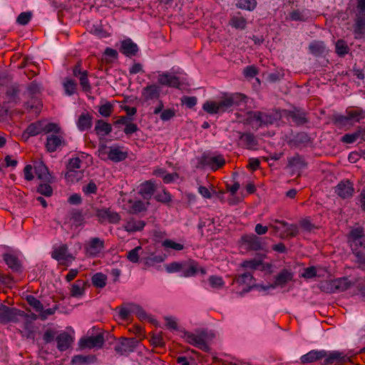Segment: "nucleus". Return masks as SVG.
<instances>
[{
	"mask_svg": "<svg viewBox=\"0 0 365 365\" xmlns=\"http://www.w3.org/2000/svg\"><path fill=\"white\" fill-rule=\"evenodd\" d=\"M246 96L241 93H234L226 96L219 101H208L203 106L202 109L209 114H218L232 109V107L240 106L245 102Z\"/></svg>",
	"mask_w": 365,
	"mask_h": 365,
	"instance_id": "nucleus-1",
	"label": "nucleus"
},
{
	"mask_svg": "<svg viewBox=\"0 0 365 365\" xmlns=\"http://www.w3.org/2000/svg\"><path fill=\"white\" fill-rule=\"evenodd\" d=\"M182 337L187 343L207 351L209 350L207 341L214 337V334L206 329H197L194 332L183 331Z\"/></svg>",
	"mask_w": 365,
	"mask_h": 365,
	"instance_id": "nucleus-2",
	"label": "nucleus"
},
{
	"mask_svg": "<svg viewBox=\"0 0 365 365\" xmlns=\"http://www.w3.org/2000/svg\"><path fill=\"white\" fill-rule=\"evenodd\" d=\"M281 117L282 114L277 110H273L270 113L253 111L249 114L250 122L256 123L257 127L274 124L279 120Z\"/></svg>",
	"mask_w": 365,
	"mask_h": 365,
	"instance_id": "nucleus-3",
	"label": "nucleus"
},
{
	"mask_svg": "<svg viewBox=\"0 0 365 365\" xmlns=\"http://www.w3.org/2000/svg\"><path fill=\"white\" fill-rule=\"evenodd\" d=\"M114 337L108 331L98 326H93V351L104 349L113 343Z\"/></svg>",
	"mask_w": 365,
	"mask_h": 365,
	"instance_id": "nucleus-4",
	"label": "nucleus"
},
{
	"mask_svg": "<svg viewBox=\"0 0 365 365\" xmlns=\"http://www.w3.org/2000/svg\"><path fill=\"white\" fill-rule=\"evenodd\" d=\"M321 288L328 293L341 292L348 289L351 286V281L346 278H339L333 280H328L321 283Z\"/></svg>",
	"mask_w": 365,
	"mask_h": 365,
	"instance_id": "nucleus-5",
	"label": "nucleus"
},
{
	"mask_svg": "<svg viewBox=\"0 0 365 365\" xmlns=\"http://www.w3.org/2000/svg\"><path fill=\"white\" fill-rule=\"evenodd\" d=\"M81 167V160L79 158H72L69 160L65 174V178L68 182L74 183L78 182L83 178V173L77 170Z\"/></svg>",
	"mask_w": 365,
	"mask_h": 365,
	"instance_id": "nucleus-6",
	"label": "nucleus"
},
{
	"mask_svg": "<svg viewBox=\"0 0 365 365\" xmlns=\"http://www.w3.org/2000/svg\"><path fill=\"white\" fill-rule=\"evenodd\" d=\"M51 257L56 259L59 264L68 267L71 264L75 257L68 251V245H61L54 247L51 252Z\"/></svg>",
	"mask_w": 365,
	"mask_h": 365,
	"instance_id": "nucleus-7",
	"label": "nucleus"
},
{
	"mask_svg": "<svg viewBox=\"0 0 365 365\" xmlns=\"http://www.w3.org/2000/svg\"><path fill=\"white\" fill-rule=\"evenodd\" d=\"M357 12L355 17L354 34H365V0H356Z\"/></svg>",
	"mask_w": 365,
	"mask_h": 365,
	"instance_id": "nucleus-8",
	"label": "nucleus"
},
{
	"mask_svg": "<svg viewBox=\"0 0 365 365\" xmlns=\"http://www.w3.org/2000/svg\"><path fill=\"white\" fill-rule=\"evenodd\" d=\"M138 344L135 338H121L115 346V351L120 355H128L135 351Z\"/></svg>",
	"mask_w": 365,
	"mask_h": 365,
	"instance_id": "nucleus-9",
	"label": "nucleus"
},
{
	"mask_svg": "<svg viewBox=\"0 0 365 365\" xmlns=\"http://www.w3.org/2000/svg\"><path fill=\"white\" fill-rule=\"evenodd\" d=\"M24 312L16 308H11L0 304V323L16 322L18 316H23Z\"/></svg>",
	"mask_w": 365,
	"mask_h": 365,
	"instance_id": "nucleus-10",
	"label": "nucleus"
},
{
	"mask_svg": "<svg viewBox=\"0 0 365 365\" xmlns=\"http://www.w3.org/2000/svg\"><path fill=\"white\" fill-rule=\"evenodd\" d=\"M349 242L352 251H358V247L365 249V235L361 227H356L351 230L349 233Z\"/></svg>",
	"mask_w": 365,
	"mask_h": 365,
	"instance_id": "nucleus-11",
	"label": "nucleus"
},
{
	"mask_svg": "<svg viewBox=\"0 0 365 365\" xmlns=\"http://www.w3.org/2000/svg\"><path fill=\"white\" fill-rule=\"evenodd\" d=\"M201 163L212 170H217L225 164V160L222 155L204 154L201 158Z\"/></svg>",
	"mask_w": 365,
	"mask_h": 365,
	"instance_id": "nucleus-12",
	"label": "nucleus"
},
{
	"mask_svg": "<svg viewBox=\"0 0 365 365\" xmlns=\"http://www.w3.org/2000/svg\"><path fill=\"white\" fill-rule=\"evenodd\" d=\"M158 82L162 86L177 88H180L182 84L179 77L168 72H158Z\"/></svg>",
	"mask_w": 365,
	"mask_h": 365,
	"instance_id": "nucleus-13",
	"label": "nucleus"
},
{
	"mask_svg": "<svg viewBox=\"0 0 365 365\" xmlns=\"http://www.w3.org/2000/svg\"><path fill=\"white\" fill-rule=\"evenodd\" d=\"M73 76L78 78L80 85L83 91L90 93V84L88 71L81 68V62H78L73 69Z\"/></svg>",
	"mask_w": 365,
	"mask_h": 365,
	"instance_id": "nucleus-14",
	"label": "nucleus"
},
{
	"mask_svg": "<svg viewBox=\"0 0 365 365\" xmlns=\"http://www.w3.org/2000/svg\"><path fill=\"white\" fill-rule=\"evenodd\" d=\"M354 192V185L349 180L341 181L335 187V192L343 199L351 197Z\"/></svg>",
	"mask_w": 365,
	"mask_h": 365,
	"instance_id": "nucleus-15",
	"label": "nucleus"
},
{
	"mask_svg": "<svg viewBox=\"0 0 365 365\" xmlns=\"http://www.w3.org/2000/svg\"><path fill=\"white\" fill-rule=\"evenodd\" d=\"M64 143L63 137L59 134H50L46 138V149L49 153L56 151Z\"/></svg>",
	"mask_w": 365,
	"mask_h": 365,
	"instance_id": "nucleus-16",
	"label": "nucleus"
},
{
	"mask_svg": "<svg viewBox=\"0 0 365 365\" xmlns=\"http://www.w3.org/2000/svg\"><path fill=\"white\" fill-rule=\"evenodd\" d=\"M97 217L101 222L116 224L120 220V215L110 209H102L97 212Z\"/></svg>",
	"mask_w": 365,
	"mask_h": 365,
	"instance_id": "nucleus-17",
	"label": "nucleus"
},
{
	"mask_svg": "<svg viewBox=\"0 0 365 365\" xmlns=\"http://www.w3.org/2000/svg\"><path fill=\"white\" fill-rule=\"evenodd\" d=\"M57 349L60 351L67 350L74 341V338L66 331H63L56 337Z\"/></svg>",
	"mask_w": 365,
	"mask_h": 365,
	"instance_id": "nucleus-18",
	"label": "nucleus"
},
{
	"mask_svg": "<svg viewBox=\"0 0 365 365\" xmlns=\"http://www.w3.org/2000/svg\"><path fill=\"white\" fill-rule=\"evenodd\" d=\"M35 173L40 180L43 182H51V175L48 171V168L43 162H37L34 165Z\"/></svg>",
	"mask_w": 365,
	"mask_h": 365,
	"instance_id": "nucleus-19",
	"label": "nucleus"
},
{
	"mask_svg": "<svg viewBox=\"0 0 365 365\" xmlns=\"http://www.w3.org/2000/svg\"><path fill=\"white\" fill-rule=\"evenodd\" d=\"M324 358V364L325 365L332 364L334 363H342L349 359L344 352L339 351H327V355Z\"/></svg>",
	"mask_w": 365,
	"mask_h": 365,
	"instance_id": "nucleus-20",
	"label": "nucleus"
},
{
	"mask_svg": "<svg viewBox=\"0 0 365 365\" xmlns=\"http://www.w3.org/2000/svg\"><path fill=\"white\" fill-rule=\"evenodd\" d=\"M243 244L247 246L249 250H259L262 249L261 240L255 235H245L242 237Z\"/></svg>",
	"mask_w": 365,
	"mask_h": 365,
	"instance_id": "nucleus-21",
	"label": "nucleus"
},
{
	"mask_svg": "<svg viewBox=\"0 0 365 365\" xmlns=\"http://www.w3.org/2000/svg\"><path fill=\"white\" fill-rule=\"evenodd\" d=\"M326 355L327 351L325 350H312L302 356L300 360L302 364L312 363L323 359Z\"/></svg>",
	"mask_w": 365,
	"mask_h": 365,
	"instance_id": "nucleus-22",
	"label": "nucleus"
},
{
	"mask_svg": "<svg viewBox=\"0 0 365 365\" xmlns=\"http://www.w3.org/2000/svg\"><path fill=\"white\" fill-rule=\"evenodd\" d=\"M359 138L365 141V128L359 127L354 133L344 135L341 138V141L344 143L351 144L354 143Z\"/></svg>",
	"mask_w": 365,
	"mask_h": 365,
	"instance_id": "nucleus-23",
	"label": "nucleus"
},
{
	"mask_svg": "<svg viewBox=\"0 0 365 365\" xmlns=\"http://www.w3.org/2000/svg\"><path fill=\"white\" fill-rule=\"evenodd\" d=\"M275 222L279 223L283 226L284 230L280 234V237L284 238L285 237H294L299 234V227L295 224H289L285 221L276 220Z\"/></svg>",
	"mask_w": 365,
	"mask_h": 365,
	"instance_id": "nucleus-24",
	"label": "nucleus"
},
{
	"mask_svg": "<svg viewBox=\"0 0 365 365\" xmlns=\"http://www.w3.org/2000/svg\"><path fill=\"white\" fill-rule=\"evenodd\" d=\"M160 88L155 84L147 86L142 90V96L145 101L156 99L159 97Z\"/></svg>",
	"mask_w": 365,
	"mask_h": 365,
	"instance_id": "nucleus-25",
	"label": "nucleus"
},
{
	"mask_svg": "<svg viewBox=\"0 0 365 365\" xmlns=\"http://www.w3.org/2000/svg\"><path fill=\"white\" fill-rule=\"evenodd\" d=\"M128 153L124 151L123 148L113 145L110 147L109 158L114 162H120L127 158Z\"/></svg>",
	"mask_w": 365,
	"mask_h": 365,
	"instance_id": "nucleus-26",
	"label": "nucleus"
},
{
	"mask_svg": "<svg viewBox=\"0 0 365 365\" xmlns=\"http://www.w3.org/2000/svg\"><path fill=\"white\" fill-rule=\"evenodd\" d=\"M95 130L99 138H102L112 131V125L103 120H98L96 122Z\"/></svg>",
	"mask_w": 365,
	"mask_h": 365,
	"instance_id": "nucleus-27",
	"label": "nucleus"
},
{
	"mask_svg": "<svg viewBox=\"0 0 365 365\" xmlns=\"http://www.w3.org/2000/svg\"><path fill=\"white\" fill-rule=\"evenodd\" d=\"M19 88L17 85H12L9 87L6 92V101L4 103H13L14 105L17 104L19 101Z\"/></svg>",
	"mask_w": 365,
	"mask_h": 365,
	"instance_id": "nucleus-28",
	"label": "nucleus"
},
{
	"mask_svg": "<svg viewBox=\"0 0 365 365\" xmlns=\"http://www.w3.org/2000/svg\"><path fill=\"white\" fill-rule=\"evenodd\" d=\"M197 272V264L194 261L183 262L182 266L181 277H192Z\"/></svg>",
	"mask_w": 365,
	"mask_h": 365,
	"instance_id": "nucleus-29",
	"label": "nucleus"
},
{
	"mask_svg": "<svg viewBox=\"0 0 365 365\" xmlns=\"http://www.w3.org/2000/svg\"><path fill=\"white\" fill-rule=\"evenodd\" d=\"M293 278V274L288 269L282 270L275 277L274 284L272 285V288L276 286H282L291 281Z\"/></svg>",
	"mask_w": 365,
	"mask_h": 365,
	"instance_id": "nucleus-30",
	"label": "nucleus"
},
{
	"mask_svg": "<svg viewBox=\"0 0 365 365\" xmlns=\"http://www.w3.org/2000/svg\"><path fill=\"white\" fill-rule=\"evenodd\" d=\"M3 258L8 267L14 272H19L21 270V263L18 257L10 253H5Z\"/></svg>",
	"mask_w": 365,
	"mask_h": 365,
	"instance_id": "nucleus-31",
	"label": "nucleus"
},
{
	"mask_svg": "<svg viewBox=\"0 0 365 365\" xmlns=\"http://www.w3.org/2000/svg\"><path fill=\"white\" fill-rule=\"evenodd\" d=\"M120 51L124 55L130 56L135 55L138 48L130 39H127L122 42Z\"/></svg>",
	"mask_w": 365,
	"mask_h": 365,
	"instance_id": "nucleus-32",
	"label": "nucleus"
},
{
	"mask_svg": "<svg viewBox=\"0 0 365 365\" xmlns=\"http://www.w3.org/2000/svg\"><path fill=\"white\" fill-rule=\"evenodd\" d=\"M145 225V222L144 221L132 218L128 220L124 225V228L128 232H135L142 230Z\"/></svg>",
	"mask_w": 365,
	"mask_h": 365,
	"instance_id": "nucleus-33",
	"label": "nucleus"
},
{
	"mask_svg": "<svg viewBox=\"0 0 365 365\" xmlns=\"http://www.w3.org/2000/svg\"><path fill=\"white\" fill-rule=\"evenodd\" d=\"M93 34L100 38L108 37L110 35V27L106 21H101L100 25L95 26Z\"/></svg>",
	"mask_w": 365,
	"mask_h": 365,
	"instance_id": "nucleus-34",
	"label": "nucleus"
},
{
	"mask_svg": "<svg viewBox=\"0 0 365 365\" xmlns=\"http://www.w3.org/2000/svg\"><path fill=\"white\" fill-rule=\"evenodd\" d=\"M67 222L69 223L71 226L78 227L84 224L85 217L80 211L74 210L67 218Z\"/></svg>",
	"mask_w": 365,
	"mask_h": 365,
	"instance_id": "nucleus-35",
	"label": "nucleus"
},
{
	"mask_svg": "<svg viewBox=\"0 0 365 365\" xmlns=\"http://www.w3.org/2000/svg\"><path fill=\"white\" fill-rule=\"evenodd\" d=\"M93 257H103L105 253L104 242L99 238H93Z\"/></svg>",
	"mask_w": 365,
	"mask_h": 365,
	"instance_id": "nucleus-36",
	"label": "nucleus"
},
{
	"mask_svg": "<svg viewBox=\"0 0 365 365\" xmlns=\"http://www.w3.org/2000/svg\"><path fill=\"white\" fill-rule=\"evenodd\" d=\"M43 132V121L38 120L31 123L26 128V133L29 136H35Z\"/></svg>",
	"mask_w": 365,
	"mask_h": 365,
	"instance_id": "nucleus-37",
	"label": "nucleus"
},
{
	"mask_svg": "<svg viewBox=\"0 0 365 365\" xmlns=\"http://www.w3.org/2000/svg\"><path fill=\"white\" fill-rule=\"evenodd\" d=\"M91 116L88 113H82L78 120L77 125L79 130H85L91 127Z\"/></svg>",
	"mask_w": 365,
	"mask_h": 365,
	"instance_id": "nucleus-38",
	"label": "nucleus"
},
{
	"mask_svg": "<svg viewBox=\"0 0 365 365\" xmlns=\"http://www.w3.org/2000/svg\"><path fill=\"white\" fill-rule=\"evenodd\" d=\"M155 191V185L152 181H146L140 187V193L145 197H150Z\"/></svg>",
	"mask_w": 365,
	"mask_h": 365,
	"instance_id": "nucleus-39",
	"label": "nucleus"
},
{
	"mask_svg": "<svg viewBox=\"0 0 365 365\" xmlns=\"http://www.w3.org/2000/svg\"><path fill=\"white\" fill-rule=\"evenodd\" d=\"M349 121L359 123L365 118V112L360 109H356L346 111Z\"/></svg>",
	"mask_w": 365,
	"mask_h": 365,
	"instance_id": "nucleus-40",
	"label": "nucleus"
},
{
	"mask_svg": "<svg viewBox=\"0 0 365 365\" xmlns=\"http://www.w3.org/2000/svg\"><path fill=\"white\" fill-rule=\"evenodd\" d=\"M287 117L297 125L303 124L307 121L305 114L298 111H289L287 113Z\"/></svg>",
	"mask_w": 365,
	"mask_h": 365,
	"instance_id": "nucleus-41",
	"label": "nucleus"
},
{
	"mask_svg": "<svg viewBox=\"0 0 365 365\" xmlns=\"http://www.w3.org/2000/svg\"><path fill=\"white\" fill-rule=\"evenodd\" d=\"M165 259V256L163 255H155L154 253H151L150 255L144 257L143 260L147 265L153 266L156 263L163 262Z\"/></svg>",
	"mask_w": 365,
	"mask_h": 365,
	"instance_id": "nucleus-42",
	"label": "nucleus"
},
{
	"mask_svg": "<svg viewBox=\"0 0 365 365\" xmlns=\"http://www.w3.org/2000/svg\"><path fill=\"white\" fill-rule=\"evenodd\" d=\"M230 25L236 29L243 30L246 28L247 20L243 16H232Z\"/></svg>",
	"mask_w": 365,
	"mask_h": 365,
	"instance_id": "nucleus-43",
	"label": "nucleus"
},
{
	"mask_svg": "<svg viewBox=\"0 0 365 365\" xmlns=\"http://www.w3.org/2000/svg\"><path fill=\"white\" fill-rule=\"evenodd\" d=\"M107 284V276L101 272L93 275V286L103 288Z\"/></svg>",
	"mask_w": 365,
	"mask_h": 365,
	"instance_id": "nucleus-44",
	"label": "nucleus"
},
{
	"mask_svg": "<svg viewBox=\"0 0 365 365\" xmlns=\"http://www.w3.org/2000/svg\"><path fill=\"white\" fill-rule=\"evenodd\" d=\"M133 304H123L122 306L118 307V316L123 320L128 319L130 314L133 313Z\"/></svg>",
	"mask_w": 365,
	"mask_h": 365,
	"instance_id": "nucleus-45",
	"label": "nucleus"
},
{
	"mask_svg": "<svg viewBox=\"0 0 365 365\" xmlns=\"http://www.w3.org/2000/svg\"><path fill=\"white\" fill-rule=\"evenodd\" d=\"M65 93L68 96L74 94L77 89V83L75 80L67 78L63 83Z\"/></svg>",
	"mask_w": 365,
	"mask_h": 365,
	"instance_id": "nucleus-46",
	"label": "nucleus"
},
{
	"mask_svg": "<svg viewBox=\"0 0 365 365\" xmlns=\"http://www.w3.org/2000/svg\"><path fill=\"white\" fill-rule=\"evenodd\" d=\"M257 4L256 0H239L236 6L241 9L253 11L256 8Z\"/></svg>",
	"mask_w": 365,
	"mask_h": 365,
	"instance_id": "nucleus-47",
	"label": "nucleus"
},
{
	"mask_svg": "<svg viewBox=\"0 0 365 365\" xmlns=\"http://www.w3.org/2000/svg\"><path fill=\"white\" fill-rule=\"evenodd\" d=\"M113 110V106L110 102L103 103L98 106V110L100 115L103 117H109Z\"/></svg>",
	"mask_w": 365,
	"mask_h": 365,
	"instance_id": "nucleus-48",
	"label": "nucleus"
},
{
	"mask_svg": "<svg viewBox=\"0 0 365 365\" xmlns=\"http://www.w3.org/2000/svg\"><path fill=\"white\" fill-rule=\"evenodd\" d=\"M27 303L36 312L42 311L43 304L33 295H28L26 297Z\"/></svg>",
	"mask_w": 365,
	"mask_h": 365,
	"instance_id": "nucleus-49",
	"label": "nucleus"
},
{
	"mask_svg": "<svg viewBox=\"0 0 365 365\" xmlns=\"http://www.w3.org/2000/svg\"><path fill=\"white\" fill-rule=\"evenodd\" d=\"M142 250L141 246H138L127 252V259L133 263H138L140 259V252Z\"/></svg>",
	"mask_w": 365,
	"mask_h": 365,
	"instance_id": "nucleus-50",
	"label": "nucleus"
},
{
	"mask_svg": "<svg viewBox=\"0 0 365 365\" xmlns=\"http://www.w3.org/2000/svg\"><path fill=\"white\" fill-rule=\"evenodd\" d=\"M309 51L314 55H319L324 52L325 46L322 41H313L309 46Z\"/></svg>",
	"mask_w": 365,
	"mask_h": 365,
	"instance_id": "nucleus-51",
	"label": "nucleus"
},
{
	"mask_svg": "<svg viewBox=\"0 0 365 365\" xmlns=\"http://www.w3.org/2000/svg\"><path fill=\"white\" fill-rule=\"evenodd\" d=\"M83 282L81 280L76 281L71 287V294L72 297H78L83 294Z\"/></svg>",
	"mask_w": 365,
	"mask_h": 365,
	"instance_id": "nucleus-52",
	"label": "nucleus"
},
{
	"mask_svg": "<svg viewBox=\"0 0 365 365\" xmlns=\"http://www.w3.org/2000/svg\"><path fill=\"white\" fill-rule=\"evenodd\" d=\"M32 16L31 11L21 12L16 18V23L21 26H26L30 22Z\"/></svg>",
	"mask_w": 365,
	"mask_h": 365,
	"instance_id": "nucleus-53",
	"label": "nucleus"
},
{
	"mask_svg": "<svg viewBox=\"0 0 365 365\" xmlns=\"http://www.w3.org/2000/svg\"><path fill=\"white\" fill-rule=\"evenodd\" d=\"M118 56L116 50L111 48H107L103 53V60L107 63H112L118 58Z\"/></svg>",
	"mask_w": 365,
	"mask_h": 365,
	"instance_id": "nucleus-54",
	"label": "nucleus"
},
{
	"mask_svg": "<svg viewBox=\"0 0 365 365\" xmlns=\"http://www.w3.org/2000/svg\"><path fill=\"white\" fill-rule=\"evenodd\" d=\"M354 261L358 267L365 270V253L361 251H354Z\"/></svg>",
	"mask_w": 365,
	"mask_h": 365,
	"instance_id": "nucleus-55",
	"label": "nucleus"
},
{
	"mask_svg": "<svg viewBox=\"0 0 365 365\" xmlns=\"http://www.w3.org/2000/svg\"><path fill=\"white\" fill-rule=\"evenodd\" d=\"M253 279L252 274L247 272L242 274L239 275L235 279V282L238 284H247L250 285L252 284V281Z\"/></svg>",
	"mask_w": 365,
	"mask_h": 365,
	"instance_id": "nucleus-56",
	"label": "nucleus"
},
{
	"mask_svg": "<svg viewBox=\"0 0 365 365\" xmlns=\"http://www.w3.org/2000/svg\"><path fill=\"white\" fill-rule=\"evenodd\" d=\"M162 245L165 249H171L176 251L183 250L184 245L181 243L176 242L172 240H165L162 242Z\"/></svg>",
	"mask_w": 365,
	"mask_h": 365,
	"instance_id": "nucleus-57",
	"label": "nucleus"
},
{
	"mask_svg": "<svg viewBox=\"0 0 365 365\" xmlns=\"http://www.w3.org/2000/svg\"><path fill=\"white\" fill-rule=\"evenodd\" d=\"M130 212L133 213H138L146 210L147 206L143 202L140 200L130 201Z\"/></svg>",
	"mask_w": 365,
	"mask_h": 365,
	"instance_id": "nucleus-58",
	"label": "nucleus"
},
{
	"mask_svg": "<svg viewBox=\"0 0 365 365\" xmlns=\"http://www.w3.org/2000/svg\"><path fill=\"white\" fill-rule=\"evenodd\" d=\"M48 182L41 183L37 187V192L46 197H50L53 194V189Z\"/></svg>",
	"mask_w": 365,
	"mask_h": 365,
	"instance_id": "nucleus-59",
	"label": "nucleus"
},
{
	"mask_svg": "<svg viewBox=\"0 0 365 365\" xmlns=\"http://www.w3.org/2000/svg\"><path fill=\"white\" fill-rule=\"evenodd\" d=\"M240 139L247 148H252L257 144L255 136L251 133L242 134Z\"/></svg>",
	"mask_w": 365,
	"mask_h": 365,
	"instance_id": "nucleus-60",
	"label": "nucleus"
},
{
	"mask_svg": "<svg viewBox=\"0 0 365 365\" xmlns=\"http://www.w3.org/2000/svg\"><path fill=\"white\" fill-rule=\"evenodd\" d=\"M60 130L61 129L57 124L53 123L45 124V122L43 121V133L46 134H59Z\"/></svg>",
	"mask_w": 365,
	"mask_h": 365,
	"instance_id": "nucleus-61",
	"label": "nucleus"
},
{
	"mask_svg": "<svg viewBox=\"0 0 365 365\" xmlns=\"http://www.w3.org/2000/svg\"><path fill=\"white\" fill-rule=\"evenodd\" d=\"M89 356H83V355H76L71 359V364L73 365H83L88 364L90 361Z\"/></svg>",
	"mask_w": 365,
	"mask_h": 365,
	"instance_id": "nucleus-62",
	"label": "nucleus"
},
{
	"mask_svg": "<svg viewBox=\"0 0 365 365\" xmlns=\"http://www.w3.org/2000/svg\"><path fill=\"white\" fill-rule=\"evenodd\" d=\"M208 281L210 286L215 289H220L225 284L222 278L215 275L210 276L208 279Z\"/></svg>",
	"mask_w": 365,
	"mask_h": 365,
	"instance_id": "nucleus-63",
	"label": "nucleus"
},
{
	"mask_svg": "<svg viewBox=\"0 0 365 365\" xmlns=\"http://www.w3.org/2000/svg\"><path fill=\"white\" fill-rule=\"evenodd\" d=\"M336 51L339 55L344 56L349 51L346 42L343 40H338L336 43Z\"/></svg>",
	"mask_w": 365,
	"mask_h": 365,
	"instance_id": "nucleus-64",
	"label": "nucleus"
}]
</instances>
